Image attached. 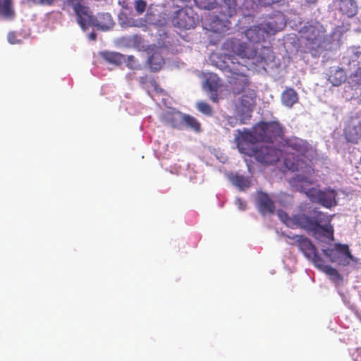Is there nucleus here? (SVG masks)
Returning <instances> with one entry per match:
<instances>
[{"label":"nucleus","instance_id":"obj_1","mask_svg":"<svg viewBox=\"0 0 361 361\" xmlns=\"http://www.w3.org/2000/svg\"><path fill=\"white\" fill-rule=\"evenodd\" d=\"M279 219L288 227L300 228L310 231L312 235L322 242L333 241L334 240V229L330 224L331 218L326 214L314 209L310 215L299 213L290 217L282 209L277 211Z\"/></svg>","mask_w":361,"mask_h":361},{"label":"nucleus","instance_id":"obj_2","mask_svg":"<svg viewBox=\"0 0 361 361\" xmlns=\"http://www.w3.org/2000/svg\"><path fill=\"white\" fill-rule=\"evenodd\" d=\"M280 30L276 20H270L259 25L250 26L245 31L247 39L253 44H259L266 40L270 35H274Z\"/></svg>","mask_w":361,"mask_h":361},{"label":"nucleus","instance_id":"obj_3","mask_svg":"<svg viewBox=\"0 0 361 361\" xmlns=\"http://www.w3.org/2000/svg\"><path fill=\"white\" fill-rule=\"evenodd\" d=\"M238 99L236 112L239 117L240 124H245L252 117L255 106L256 92L252 89H247Z\"/></svg>","mask_w":361,"mask_h":361},{"label":"nucleus","instance_id":"obj_4","mask_svg":"<svg viewBox=\"0 0 361 361\" xmlns=\"http://www.w3.org/2000/svg\"><path fill=\"white\" fill-rule=\"evenodd\" d=\"M305 46L312 56H319L324 50V35L319 28L310 26L305 32Z\"/></svg>","mask_w":361,"mask_h":361},{"label":"nucleus","instance_id":"obj_5","mask_svg":"<svg viewBox=\"0 0 361 361\" xmlns=\"http://www.w3.org/2000/svg\"><path fill=\"white\" fill-rule=\"evenodd\" d=\"M235 142L240 153L250 156L253 153L257 147L255 145L259 140L254 128L253 131L247 128H244L243 130H237Z\"/></svg>","mask_w":361,"mask_h":361},{"label":"nucleus","instance_id":"obj_6","mask_svg":"<svg viewBox=\"0 0 361 361\" xmlns=\"http://www.w3.org/2000/svg\"><path fill=\"white\" fill-rule=\"evenodd\" d=\"M224 49L241 58L254 59L257 56V49L238 39H227L224 44Z\"/></svg>","mask_w":361,"mask_h":361},{"label":"nucleus","instance_id":"obj_7","mask_svg":"<svg viewBox=\"0 0 361 361\" xmlns=\"http://www.w3.org/2000/svg\"><path fill=\"white\" fill-rule=\"evenodd\" d=\"M322 252L331 262L339 265L347 266L353 260V256L346 244L336 243L333 248L324 249Z\"/></svg>","mask_w":361,"mask_h":361},{"label":"nucleus","instance_id":"obj_8","mask_svg":"<svg viewBox=\"0 0 361 361\" xmlns=\"http://www.w3.org/2000/svg\"><path fill=\"white\" fill-rule=\"evenodd\" d=\"M255 130L259 141L272 142L274 139L283 135V129L277 122H262L256 125Z\"/></svg>","mask_w":361,"mask_h":361},{"label":"nucleus","instance_id":"obj_9","mask_svg":"<svg viewBox=\"0 0 361 361\" xmlns=\"http://www.w3.org/2000/svg\"><path fill=\"white\" fill-rule=\"evenodd\" d=\"M281 150L271 145H263L257 146L253 153L249 157H253L262 164L271 165L279 160Z\"/></svg>","mask_w":361,"mask_h":361},{"label":"nucleus","instance_id":"obj_10","mask_svg":"<svg viewBox=\"0 0 361 361\" xmlns=\"http://www.w3.org/2000/svg\"><path fill=\"white\" fill-rule=\"evenodd\" d=\"M171 22L175 27L189 30L196 26L197 18L192 15L191 8H181L174 13Z\"/></svg>","mask_w":361,"mask_h":361},{"label":"nucleus","instance_id":"obj_11","mask_svg":"<svg viewBox=\"0 0 361 361\" xmlns=\"http://www.w3.org/2000/svg\"><path fill=\"white\" fill-rule=\"evenodd\" d=\"M68 1L73 6L78 23L83 30H85L87 25H92L94 16L91 15L88 7L80 4V0Z\"/></svg>","mask_w":361,"mask_h":361},{"label":"nucleus","instance_id":"obj_12","mask_svg":"<svg viewBox=\"0 0 361 361\" xmlns=\"http://www.w3.org/2000/svg\"><path fill=\"white\" fill-rule=\"evenodd\" d=\"M298 238L297 241L300 250L304 254L306 258L312 260L314 264H315L317 259L322 258L319 255L316 247L307 238L302 235H300Z\"/></svg>","mask_w":361,"mask_h":361},{"label":"nucleus","instance_id":"obj_13","mask_svg":"<svg viewBox=\"0 0 361 361\" xmlns=\"http://www.w3.org/2000/svg\"><path fill=\"white\" fill-rule=\"evenodd\" d=\"M351 63H353V66H357V68L349 75L348 83L352 89H356L361 86V51L354 53Z\"/></svg>","mask_w":361,"mask_h":361},{"label":"nucleus","instance_id":"obj_14","mask_svg":"<svg viewBox=\"0 0 361 361\" xmlns=\"http://www.w3.org/2000/svg\"><path fill=\"white\" fill-rule=\"evenodd\" d=\"M256 205L258 211L263 216L272 214L275 212L274 202L266 192L257 193Z\"/></svg>","mask_w":361,"mask_h":361},{"label":"nucleus","instance_id":"obj_15","mask_svg":"<svg viewBox=\"0 0 361 361\" xmlns=\"http://www.w3.org/2000/svg\"><path fill=\"white\" fill-rule=\"evenodd\" d=\"M229 83L232 92L235 94H240L245 92L249 88L250 82L245 73L230 76Z\"/></svg>","mask_w":361,"mask_h":361},{"label":"nucleus","instance_id":"obj_16","mask_svg":"<svg viewBox=\"0 0 361 361\" xmlns=\"http://www.w3.org/2000/svg\"><path fill=\"white\" fill-rule=\"evenodd\" d=\"M344 136L348 142L357 143L361 138V121H350L345 127Z\"/></svg>","mask_w":361,"mask_h":361},{"label":"nucleus","instance_id":"obj_17","mask_svg":"<svg viewBox=\"0 0 361 361\" xmlns=\"http://www.w3.org/2000/svg\"><path fill=\"white\" fill-rule=\"evenodd\" d=\"M235 60L236 59L233 55L226 54L224 56V68L229 73H231V76L245 73V72L247 71V67L245 66Z\"/></svg>","mask_w":361,"mask_h":361},{"label":"nucleus","instance_id":"obj_18","mask_svg":"<svg viewBox=\"0 0 361 361\" xmlns=\"http://www.w3.org/2000/svg\"><path fill=\"white\" fill-rule=\"evenodd\" d=\"M286 143L288 147L302 156H305L311 148L310 145L306 140L298 137L288 139Z\"/></svg>","mask_w":361,"mask_h":361},{"label":"nucleus","instance_id":"obj_19","mask_svg":"<svg viewBox=\"0 0 361 361\" xmlns=\"http://www.w3.org/2000/svg\"><path fill=\"white\" fill-rule=\"evenodd\" d=\"M336 192L333 189L326 190H318L317 192V198L318 202L324 207L330 208L336 205Z\"/></svg>","mask_w":361,"mask_h":361},{"label":"nucleus","instance_id":"obj_20","mask_svg":"<svg viewBox=\"0 0 361 361\" xmlns=\"http://www.w3.org/2000/svg\"><path fill=\"white\" fill-rule=\"evenodd\" d=\"M205 85L210 92V99L218 102V90L221 85V79L216 74H210L206 79Z\"/></svg>","mask_w":361,"mask_h":361},{"label":"nucleus","instance_id":"obj_21","mask_svg":"<svg viewBox=\"0 0 361 361\" xmlns=\"http://www.w3.org/2000/svg\"><path fill=\"white\" fill-rule=\"evenodd\" d=\"M114 25L113 19L109 13H100L94 17L92 26L99 30H107Z\"/></svg>","mask_w":361,"mask_h":361},{"label":"nucleus","instance_id":"obj_22","mask_svg":"<svg viewBox=\"0 0 361 361\" xmlns=\"http://www.w3.org/2000/svg\"><path fill=\"white\" fill-rule=\"evenodd\" d=\"M281 100L283 106L292 108L295 104L298 102L299 97L293 88L286 87L281 93Z\"/></svg>","mask_w":361,"mask_h":361},{"label":"nucleus","instance_id":"obj_23","mask_svg":"<svg viewBox=\"0 0 361 361\" xmlns=\"http://www.w3.org/2000/svg\"><path fill=\"white\" fill-rule=\"evenodd\" d=\"M314 266L327 274L331 280L335 281H342L343 278L338 270L329 265L324 264L323 258L317 259Z\"/></svg>","mask_w":361,"mask_h":361},{"label":"nucleus","instance_id":"obj_24","mask_svg":"<svg viewBox=\"0 0 361 361\" xmlns=\"http://www.w3.org/2000/svg\"><path fill=\"white\" fill-rule=\"evenodd\" d=\"M0 13L6 19H13L16 12L12 0H0Z\"/></svg>","mask_w":361,"mask_h":361},{"label":"nucleus","instance_id":"obj_25","mask_svg":"<svg viewBox=\"0 0 361 361\" xmlns=\"http://www.w3.org/2000/svg\"><path fill=\"white\" fill-rule=\"evenodd\" d=\"M183 114L180 112H167L164 118L169 125L175 128H181L183 123Z\"/></svg>","mask_w":361,"mask_h":361},{"label":"nucleus","instance_id":"obj_26","mask_svg":"<svg viewBox=\"0 0 361 361\" xmlns=\"http://www.w3.org/2000/svg\"><path fill=\"white\" fill-rule=\"evenodd\" d=\"M102 58L109 63L119 66L126 61L124 55L117 52L105 51L102 54Z\"/></svg>","mask_w":361,"mask_h":361},{"label":"nucleus","instance_id":"obj_27","mask_svg":"<svg viewBox=\"0 0 361 361\" xmlns=\"http://www.w3.org/2000/svg\"><path fill=\"white\" fill-rule=\"evenodd\" d=\"M237 3L235 0H224L221 5V13L226 17H232L236 12Z\"/></svg>","mask_w":361,"mask_h":361},{"label":"nucleus","instance_id":"obj_28","mask_svg":"<svg viewBox=\"0 0 361 361\" xmlns=\"http://www.w3.org/2000/svg\"><path fill=\"white\" fill-rule=\"evenodd\" d=\"M147 62L150 68L154 72L159 71L164 64V60L159 53H154L149 57Z\"/></svg>","mask_w":361,"mask_h":361},{"label":"nucleus","instance_id":"obj_29","mask_svg":"<svg viewBox=\"0 0 361 361\" xmlns=\"http://www.w3.org/2000/svg\"><path fill=\"white\" fill-rule=\"evenodd\" d=\"M183 123L189 128L194 130L195 132L201 131V123L198 120L188 114H184L183 117Z\"/></svg>","mask_w":361,"mask_h":361},{"label":"nucleus","instance_id":"obj_30","mask_svg":"<svg viewBox=\"0 0 361 361\" xmlns=\"http://www.w3.org/2000/svg\"><path fill=\"white\" fill-rule=\"evenodd\" d=\"M329 81L334 86H339L345 80V74L342 68H336L329 76Z\"/></svg>","mask_w":361,"mask_h":361},{"label":"nucleus","instance_id":"obj_31","mask_svg":"<svg viewBox=\"0 0 361 361\" xmlns=\"http://www.w3.org/2000/svg\"><path fill=\"white\" fill-rule=\"evenodd\" d=\"M233 184L241 190H244L250 186V182L247 177L243 175L236 174L233 178Z\"/></svg>","mask_w":361,"mask_h":361},{"label":"nucleus","instance_id":"obj_32","mask_svg":"<svg viewBox=\"0 0 361 361\" xmlns=\"http://www.w3.org/2000/svg\"><path fill=\"white\" fill-rule=\"evenodd\" d=\"M195 4L200 8L211 10L216 6V0H194Z\"/></svg>","mask_w":361,"mask_h":361},{"label":"nucleus","instance_id":"obj_33","mask_svg":"<svg viewBox=\"0 0 361 361\" xmlns=\"http://www.w3.org/2000/svg\"><path fill=\"white\" fill-rule=\"evenodd\" d=\"M353 6V3L352 1H345L342 3L340 8L344 14L350 17L354 16L356 13L355 8H350Z\"/></svg>","mask_w":361,"mask_h":361},{"label":"nucleus","instance_id":"obj_34","mask_svg":"<svg viewBox=\"0 0 361 361\" xmlns=\"http://www.w3.org/2000/svg\"><path fill=\"white\" fill-rule=\"evenodd\" d=\"M211 30L214 32H221L223 31L224 22L217 16H214L210 23Z\"/></svg>","mask_w":361,"mask_h":361},{"label":"nucleus","instance_id":"obj_35","mask_svg":"<svg viewBox=\"0 0 361 361\" xmlns=\"http://www.w3.org/2000/svg\"><path fill=\"white\" fill-rule=\"evenodd\" d=\"M197 109L199 111L207 116H212V109L211 106L204 102H199L197 103Z\"/></svg>","mask_w":361,"mask_h":361},{"label":"nucleus","instance_id":"obj_36","mask_svg":"<svg viewBox=\"0 0 361 361\" xmlns=\"http://www.w3.org/2000/svg\"><path fill=\"white\" fill-rule=\"evenodd\" d=\"M133 4H135V8L138 14H142L146 9L147 3L144 0H133Z\"/></svg>","mask_w":361,"mask_h":361},{"label":"nucleus","instance_id":"obj_37","mask_svg":"<svg viewBox=\"0 0 361 361\" xmlns=\"http://www.w3.org/2000/svg\"><path fill=\"white\" fill-rule=\"evenodd\" d=\"M282 0H256L258 5L264 7L271 6L280 3Z\"/></svg>","mask_w":361,"mask_h":361},{"label":"nucleus","instance_id":"obj_38","mask_svg":"<svg viewBox=\"0 0 361 361\" xmlns=\"http://www.w3.org/2000/svg\"><path fill=\"white\" fill-rule=\"evenodd\" d=\"M126 66L130 69H135L137 68V61L133 56H128L127 58Z\"/></svg>","mask_w":361,"mask_h":361},{"label":"nucleus","instance_id":"obj_39","mask_svg":"<svg viewBox=\"0 0 361 361\" xmlns=\"http://www.w3.org/2000/svg\"><path fill=\"white\" fill-rule=\"evenodd\" d=\"M119 4L126 10H129L133 5V0H119Z\"/></svg>","mask_w":361,"mask_h":361},{"label":"nucleus","instance_id":"obj_40","mask_svg":"<svg viewBox=\"0 0 361 361\" xmlns=\"http://www.w3.org/2000/svg\"><path fill=\"white\" fill-rule=\"evenodd\" d=\"M226 121H227L228 124L231 127H234L238 123V119L235 117H233V116H228L227 118H226Z\"/></svg>","mask_w":361,"mask_h":361},{"label":"nucleus","instance_id":"obj_41","mask_svg":"<svg viewBox=\"0 0 361 361\" xmlns=\"http://www.w3.org/2000/svg\"><path fill=\"white\" fill-rule=\"evenodd\" d=\"M236 201L238 202L240 209L244 210L246 207V204L243 202L240 199H238Z\"/></svg>","mask_w":361,"mask_h":361},{"label":"nucleus","instance_id":"obj_42","mask_svg":"<svg viewBox=\"0 0 361 361\" xmlns=\"http://www.w3.org/2000/svg\"><path fill=\"white\" fill-rule=\"evenodd\" d=\"M147 80V75L145 76H143V77H140L139 78V82L142 84H145Z\"/></svg>","mask_w":361,"mask_h":361},{"label":"nucleus","instance_id":"obj_43","mask_svg":"<svg viewBox=\"0 0 361 361\" xmlns=\"http://www.w3.org/2000/svg\"><path fill=\"white\" fill-rule=\"evenodd\" d=\"M54 0H40L42 4H45L47 5H50L54 2Z\"/></svg>","mask_w":361,"mask_h":361},{"label":"nucleus","instance_id":"obj_44","mask_svg":"<svg viewBox=\"0 0 361 361\" xmlns=\"http://www.w3.org/2000/svg\"><path fill=\"white\" fill-rule=\"evenodd\" d=\"M89 38L92 40H95L96 39V34L94 33V32H92L89 35Z\"/></svg>","mask_w":361,"mask_h":361},{"label":"nucleus","instance_id":"obj_45","mask_svg":"<svg viewBox=\"0 0 361 361\" xmlns=\"http://www.w3.org/2000/svg\"><path fill=\"white\" fill-rule=\"evenodd\" d=\"M305 1L308 4H314L317 0H305Z\"/></svg>","mask_w":361,"mask_h":361},{"label":"nucleus","instance_id":"obj_46","mask_svg":"<svg viewBox=\"0 0 361 361\" xmlns=\"http://www.w3.org/2000/svg\"><path fill=\"white\" fill-rule=\"evenodd\" d=\"M263 48H264V49H266L267 51H271V50H270V49H269V47H263Z\"/></svg>","mask_w":361,"mask_h":361},{"label":"nucleus","instance_id":"obj_47","mask_svg":"<svg viewBox=\"0 0 361 361\" xmlns=\"http://www.w3.org/2000/svg\"><path fill=\"white\" fill-rule=\"evenodd\" d=\"M8 39H9V41H10L11 43H13V41H11V35H9V36H8Z\"/></svg>","mask_w":361,"mask_h":361}]
</instances>
